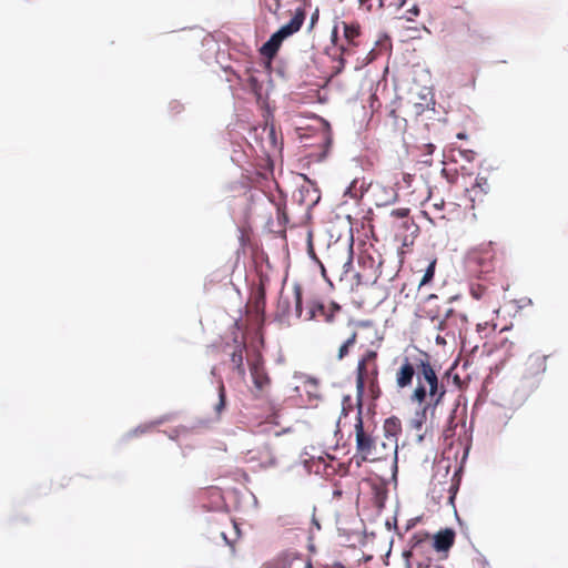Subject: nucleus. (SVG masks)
I'll return each mask as SVG.
<instances>
[{
    "mask_svg": "<svg viewBox=\"0 0 568 568\" xmlns=\"http://www.w3.org/2000/svg\"><path fill=\"white\" fill-rule=\"evenodd\" d=\"M317 313L325 316V320L327 322L332 321V314H328L326 307L322 303H317V302H314L310 305L308 311L304 318L307 321L313 320Z\"/></svg>",
    "mask_w": 568,
    "mask_h": 568,
    "instance_id": "nucleus-19",
    "label": "nucleus"
},
{
    "mask_svg": "<svg viewBox=\"0 0 568 568\" xmlns=\"http://www.w3.org/2000/svg\"><path fill=\"white\" fill-rule=\"evenodd\" d=\"M244 458L246 462L258 460L263 467L273 466L276 462L273 450L267 445L258 449L247 450Z\"/></svg>",
    "mask_w": 568,
    "mask_h": 568,
    "instance_id": "nucleus-15",
    "label": "nucleus"
},
{
    "mask_svg": "<svg viewBox=\"0 0 568 568\" xmlns=\"http://www.w3.org/2000/svg\"><path fill=\"white\" fill-rule=\"evenodd\" d=\"M329 270L335 273L339 281H351V291H357L361 286H369L376 283L379 276L381 262L376 261L368 254H361L358 258L361 271L352 273L353 268V248L352 245L348 248L342 251L341 257L328 255L326 260Z\"/></svg>",
    "mask_w": 568,
    "mask_h": 568,
    "instance_id": "nucleus-3",
    "label": "nucleus"
},
{
    "mask_svg": "<svg viewBox=\"0 0 568 568\" xmlns=\"http://www.w3.org/2000/svg\"><path fill=\"white\" fill-rule=\"evenodd\" d=\"M261 568H313L311 560L303 557L280 556L263 564Z\"/></svg>",
    "mask_w": 568,
    "mask_h": 568,
    "instance_id": "nucleus-13",
    "label": "nucleus"
},
{
    "mask_svg": "<svg viewBox=\"0 0 568 568\" xmlns=\"http://www.w3.org/2000/svg\"><path fill=\"white\" fill-rule=\"evenodd\" d=\"M410 210L408 207H399L390 211V216L397 220H403L402 227L408 230L412 225H414L413 221L409 219Z\"/></svg>",
    "mask_w": 568,
    "mask_h": 568,
    "instance_id": "nucleus-20",
    "label": "nucleus"
},
{
    "mask_svg": "<svg viewBox=\"0 0 568 568\" xmlns=\"http://www.w3.org/2000/svg\"><path fill=\"white\" fill-rule=\"evenodd\" d=\"M300 202L308 209L317 204V202L321 199L318 190L316 187H313L312 185L302 186L300 189Z\"/></svg>",
    "mask_w": 568,
    "mask_h": 568,
    "instance_id": "nucleus-17",
    "label": "nucleus"
},
{
    "mask_svg": "<svg viewBox=\"0 0 568 568\" xmlns=\"http://www.w3.org/2000/svg\"><path fill=\"white\" fill-rule=\"evenodd\" d=\"M329 310H331V312H329L328 314H332V315H333V313H334V312H338V311L341 310V306H339L337 303H334V302H333V303L331 304Z\"/></svg>",
    "mask_w": 568,
    "mask_h": 568,
    "instance_id": "nucleus-33",
    "label": "nucleus"
},
{
    "mask_svg": "<svg viewBox=\"0 0 568 568\" xmlns=\"http://www.w3.org/2000/svg\"><path fill=\"white\" fill-rule=\"evenodd\" d=\"M281 8V0H273V4H268L267 9L271 13L276 14Z\"/></svg>",
    "mask_w": 568,
    "mask_h": 568,
    "instance_id": "nucleus-30",
    "label": "nucleus"
},
{
    "mask_svg": "<svg viewBox=\"0 0 568 568\" xmlns=\"http://www.w3.org/2000/svg\"><path fill=\"white\" fill-rule=\"evenodd\" d=\"M425 154L432 155L436 149V146L432 143H426L423 146Z\"/></svg>",
    "mask_w": 568,
    "mask_h": 568,
    "instance_id": "nucleus-31",
    "label": "nucleus"
},
{
    "mask_svg": "<svg viewBox=\"0 0 568 568\" xmlns=\"http://www.w3.org/2000/svg\"><path fill=\"white\" fill-rule=\"evenodd\" d=\"M273 434H274L275 436H278V435H281V434H282V432H280V430H277V429H274V430H273Z\"/></svg>",
    "mask_w": 568,
    "mask_h": 568,
    "instance_id": "nucleus-39",
    "label": "nucleus"
},
{
    "mask_svg": "<svg viewBox=\"0 0 568 568\" xmlns=\"http://www.w3.org/2000/svg\"><path fill=\"white\" fill-rule=\"evenodd\" d=\"M306 18L303 8H296L288 23L282 26L271 38L261 47L260 52L263 57L272 60L277 54L282 42L301 30Z\"/></svg>",
    "mask_w": 568,
    "mask_h": 568,
    "instance_id": "nucleus-7",
    "label": "nucleus"
},
{
    "mask_svg": "<svg viewBox=\"0 0 568 568\" xmlns=\"http://www.w3.org/2000/svg\"><path fill=\"white\" fill-rule=\"evenodd\" d=\"M357 339V332L353 331L351 335L346 338V341L341 345L337 353V359L342 361L349 353V348L354 346Z\"/></svg>",
    "mask_w": 568,
    "mask_h": 568,
    "instance_id": "nucleus-21",
    "label": "nucleus"
},
{
    "mask_svg": "<svg viewBox=\"0 0 568 568\" xmlns=\"http://www.w3.org/2000/svg\"><path fill=\"white\" fill-rule=\"evenodd\" d=\"M364 488L371 497L373 505L382 509L387 499V484L379 477L367 478L363 481Z\"/></svg>",
    "mask_w": 568,
    "mask_h": 568,
    "instance_id": "nucleus-11",
    "label": "nucleus"
},
{
    "mask_svg": "<svg viewBox=\"0 0 568 568\" xmlns=\"http://www.w3.org/2000/svg\"><path fill=\"white\" fill-rule=\"evenodd\" d=\"M435 267H436V260H433L428 264V266H427V268L425 271V274H424L423 278L419 282V286L426 285V284H428L433 280L434 274H435Z\"/></svg>",
    "mask_w": 568,
    "mask_h": 568,
    "instance_id": "nucleus-26",
    "label": "nucleus"
},
{
    "mask_svg": "<svg viewBox=\"0 0 568 568\" xmlns=\"http://www.w3.org/2000/svg\"><path fill=\"white\" fill-rule=\"evenodd\" d=\"M444 204H445L444 200H440L439 202H434L433 206L437 210H442L444 207Z\"/></svg>",
    "mask_w": 568,
    "mask_h": 568,
    "instance_id": "nucleus-35",
    "label": "nucleus"
},
{
    "mask_svg": "<svg viewBox=\"0 0 568 568\" xmlns=\"http://www.w3.org/2000/svg\"><path fill=\"white\" fill-rule=\"evenodd\" d=\"M378 375L377 352L367 349L356 367V395L359 407L366 389L373 399H377L382 395Z\"/></svg>",
    "mask_w": 568,
    "mask_h": 568,
    "instance_id": "nucleus-4",
    "label": "nucleus"
},
{
    "mask_svg": "<svg viewBox=\"0 0 568 568\" xmlns=\"http://www.w3.org/2000/svg\"><path fill=\"white\" fill-rule=\"evenodd\" d=\"M413 12H414V14H418V12H419L418 8H417V7H414V8H413Z\"/></svg>",
    "mask_w": 568,
    "mask_h": 568,
    "instance_id": "nucleus-40",
    "label": "nucleus"
},
{
    "mask_svg": "<svg viewBox=\"0 0 568 568\" xmlns=\"http://www.w3.org/2000/svg\"><path fill=\"white\" fill-rule=\"evenodd\" d=\"M546 358L547 356H530V361H535L536 363H538V371H545L546 369Z\"/></svg>",
    "mask_w": 568,
    "mask_h": 568,
    "instance_id": "nucleus-29",
    "label": "nucleus"
},
{
    "mask_svg": "<svg viewBox=\"0 0 568 568\" xmlns=\"http://www.w3.org/2000/svg\"><path fill=\"white\" fill-rule=\"evenodd\" d=\"M317 20V13L313 14L312 19H311V24L313 26Z\"/></svg>",
    "mask_w": 568,
    "mask_h": 568,
    "instance_id": "nucleus-38",
    "label": "nucleus"
},
{
    "mask_svg": "<svg viewBox=\"0 0 568 568\" xmlns=\"http://www.w3.org/2000/svg\"><path fill=\"white\" fill-rule=\"evenodd\" d=\"M362 7H365L367 11L373 9L372 0H359Z\"/></svg>",
    "mask_w": 568,
    "mask_h": 568,
    "instance_id": "nucleus-32",
    "label": "nucleus"
},
{
    "mask_svg": "<svg viewBox=\"0 0 568 568\" xmlns=\"http://www.w3.org/2000/svg\"><path fill=\"white\" fill-rule=\"evenodd\" d=\"M253 310L263 321L265 314V288L263 285H260L254 294Z\"/></svg>",
    "mask_w": 568,
    "mask_h": 568,
    "instance_id": "nucleus-18",
    "label": "nucleus"
},
{
    "mask_svg": "<svg viewBox=\"0 0 568 568\" xmlns=\"http://www.w3.org/2000/svg\"><path fill=\"white\" fill-rule=\"evenodd\" d=\"M490 191L488 179L485 176H477L475 183L466 190L468 199L471 203V210L483 207L487 200Z\"/></svg>",
    "mask_w": 568,
    "mask_h": 568,
    "instance_id": "nucleus-10",
    "label": "nucleus"
},
{
    "mask_svg": "<svg viewBox=\"0 0 568 568\" xmlns=\"http://www.w3.org/2000/svg\"><path fill=\"white\" fill-rule=\"evenodd\" d=\"M271 424H272L271 422H266V423L262 424L261 427H263V428L261 429V432H271L270 430Z\"/></svg>",
    "mask_w": 568,
    "mask_h": 568,
    "instance_id": "nucleus-36",
    "label": "nucleus"
},
{
    "mask_svg": "<svg viewBox=\"0 0 568 568\" xmlns=\"http://www.w3.org/2000/svg\"><path fill=\"white\" fill-rule=\"evenodd\" d=\"M248 85H250V89L256 94V95H260L261 93V89H262V85L261 83L258 82V80L255 78V77H250L248 79Z\"/></svg>",
    "mask_w": 568,
    "mask_h": 568,
    "instance_id": "nucleus-28",
    "label": "nucleus"
},
{
    "mask_svg": "<svg viewBox=\"0 0 568 568\" xmlns=\"http://www.w3.org/2000/svg\"><path fill=\"white\" fill-rule=\"evenodd\" d=\"M219 403L215 405V412L217 415L224 410L226 405V390L222 381L219 382Z\"/></svg>",
    "mask_w": 568,
    "mask_h": 568,
    "instance_id": "nucleus-22",
    "label": "nucleus"
},
{
    "mask_svg": "<svg viewBox=\"0 0 568 568\" xmlns=\"http://www.w3.org/2000/svg\"><path fill=\"white\" fill-rule=\"evenodd\" d=\"M250 372L255 388L263 392L270 385L271 379L260 355L250 363Z\"/></svg>",
    "mask_w": 568,
    "mask_h": 568,
    "instance_id": "nucleus-14",
    "label": "nucleus"
},
{
    "mask_svg": "<svg viewBox=\"0 0 568 568\" xmlns=\"http://www.w3.org/2000/svg\"><path fill=\"white\" fill-rule=\"evenodd\" d=\"M355 432V456L357 465L362 462L375 463L381 460L397 459V438L375 435V427L365 425L362 417V408L358 409Z\"/></svg>",
    "mask_w": 568,
    "mask_h": 568,
    "instance_id": "nucleus-2",
    "label": "nucleus"
},
{
    "mask_svg": "<svg viewBox=\"0 0 568 568\" xmlns=\"http://www.w3.org/2000/svg\"><path fill=\"white\" fill-rule=\"evenodd\" d=\"M409 550L404 552L409 566V560L416 562L418 568L429 567L433 558L430 556L433 545L432 537L427 531H417L409 539Z\"/></svg>",
    "mask_w": 568,
    "mask_h": 568,
    "instance_id": "nucleus-8",
    "label": "nucleus"
},
{
    "mask_svg": "<svg viewBox=\"0 0 568 568\" xmlns=\"http://www.w3.org/2000/svg\"><path fill=\"white\" fill-rule=\"evenodd\" d=\"M438 300L436 295H429L426 301L425 313L432 320H439L442 317V313L439 310H434L433 304ZM443 318L439 321V329H446L450 322H453L456 317H459L463 323H467V316L464 314H457L453 308L447 307L443 313Z\"/></svg>",
    "mask_w": 568,
    "mask_h": 568,
    "instance_id": "nucleus-9",
    "label": "nucleus"
},
{
    "mask_svg": "<svg viewBox=\"0 0 568 568\" xmlns=\"http://www.w3.org/2000/svg\"><path fill=\"white\" fill-rule=\"evenodd\" d=\"M321 267H322V275H323V277L328 281V278L326 277V267L323 264L321 265Z\"/></svg>",
    "mask_w": 568,
    "mask_h": 568,
    "instance_id": "nucleus-37",
    "label": "nucleus"
},
{
    "mask_svg": "<svg viewBox=\"0 0 568 568\" xmlns=\"http://www.w3.org/2000/svg\"><path fill=\"white\" fill-rule=\"evenodd\" d=\"M469 292H470V295L475 298V300H480V298H484L487 296L488 294V291H487V287L479 284V283H474L470 285V288H469Z\"/></svg>",
    "mask_w": 568,
    "mask_h": 568,
    "instance_id": "nucleus-24",
    "label": "nucleus"
},
{
    "mask_svg": "<svg viewBox=\"0 0 568 568\" xmlns=\"http://www.w3.org/2000/svg\"><path fill=\"white\" fill-rule=\"evenodd\" d=\"M246 346L244 343L237 344L235 349L231 354V364L233 369L237 373L241 378L245 377V367H244V351Z\"/></svg>",
    "mask_w": 568,
    "mask_h": 568,
    "instance_id": "nucleus-16",
    "label": "nucleus"
},
{
    "mask_svg": "<svg viewBox=\"0 0 568 568\" xmlns=\"http://www.w3.org/2000/svg\"><path fill=\"white\" fill-rule=\"evenodd\" d=\"M331 39L339 50L338 67L336 68V73H339L345 67L346 57L355 54L362 45L361 26L356 22L341 21L334 26Z\"/></svg>",
    "mask_w": 568,
    "mask_h": 568,
    "instance_id": "nucleus-5",
    "label": "nucleus"
},
{
    "mask_svg": "<svg viewBox=\"0 0 568 568\" xmlns=\"http://www.w3.org/2000/svg\"><path fill=\"white\" fill-rule=\"evenodd\" d=\"M395 385L398 390H410L409 400L422 407L417 414L418 427L426 419V412L442 405L446 386L438 377L432 356L423 351L404 355L395 369Z\"/></svg>",
    "mask_w": 568,
    "mask_h": 568,
    "instance_id": "nucleus-1",
    "label": "nucleus"
},
{
    "mask_svg": "<svg viewBox=\"0 0 568 568\" xmlns=\"http://www.w3.org/2000/svg\"><path fill=\"white\" fill-rule=\"evenodd\" d=\"M488 325H489V323H488V322L478 323V324H477V331H478V332H483V331L487 329Z\"/></svg>",
    "mask_w": 568,
    "mask_h": 568,
    "instance_id": "nucleus-34",
    "label": "nucleus"
},
{
    "mask_svg": "<svg viewBox=\"0 0 568 568\" xmlns=\"http://www.w3.org/2000/svg\"><path fill=\"white\" fill-rule=\"evenodd\" d=\"M384 428L386 432L384 436H392L393 438H396V434L399 430L400 426L395 418H388L385 420Z\"/></svg>",
    "mask_w": 568,
    "mask_h": 568,
    "instance_id": "nucleus-23",
    "label": "nucleus"
},
{
    "mask_svg": "<svg viewBox=\"0 0 568 568\" xmlns=\"http://www.w3.org/2000/svg\"><path fill=\"white\" fill-rule=\"evenodd\" d=\"M294 302H295V313L297 317H302L303 308H302V288L300 286L294 287Z\"/></svg>",
    "mask_w": 568,
    "mask_h": 568,
    "instance_id": "nucleus-27",
    "label": "nucleus"
},
{
    "mask_svg": "<svg viewBox=\"0 0 568 568\" xmlns=\"http://www.w3.org/2000/svg\"><path fill=\"white\" fill-rule=\"evenodd\" d=\"M221 536L223 537V539H224L227 544H230V542H229V540H227V538H226V535H225L224 532H221Z\"/></svg>",
    "mask_w": 568,
    "mask_h": 568,
    "instance_id": "nucleus-41",
    "label": "nucleus"
},
{
    "mask_svg": "<svg viewBox=\"0 0 568 568\" xmlns=\"http://www.w3.org/2000/svg\"><path fill=\"white\" fill-rule=\"evenodd\" d=\"M450 37L455 45L466 51H477L490 40L487 30L474 21L462 22L453 30Z\"/></svg>",
    "mask_w": 568,
    "mask_h": 568,
    "instance_id": "nucleus-6",
    "label": "nucleus"
},
{
    "mask_svg": "<svg viewBox=\"0 0 568 568\" xmlns=\"http://www.w3.org/2000/svg\"><path fill=\"white\" fill-rule=\"evenodd\" d=\"M456 532L453 528H445L437 531L432 538L433 549L446 559L450 548L454 546Z\"/></svg>",
    "mask_w": 568,
    "mask_h": 568,
    "instance_id": "nucleus-12",
    "label": "nucleus"
},
{
    "mask_svg": "<svg viewBox=\"0 0 568 568\" xmlns=\"http://www.w3.org/2000/svg\"><path fill=\"white\" fill-rule=\"evenodd\" d=\"M457 136H458L459 139H464V138H465V134H464V133H459Z\"/></svg>",
    "mask_w": 568,
    "mask_h": 568,
    "instance_id": "nucleus-42",
    "label": "nucleus"
},
{
    "mask_svg": "<svg viewBox=\"0 0 568 568\" xmlns=\"http://www.w3.org/2000/svg\"><path fill=\"white\" fill-rule=\"evenodd\" d=\"M378 1V8H386L390 9L393 11L399 10L404 3L405 0H377Z\"/></svg>",
    "mask_w": 568,
    "mask_h": 568,
    "instance_id": "nucleus-25",
    "label": "nucleus"
}]
</instances>
